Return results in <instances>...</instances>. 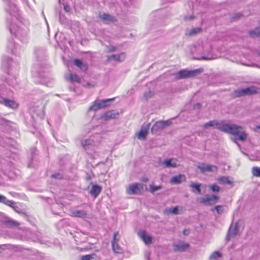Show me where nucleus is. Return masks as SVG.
<instances>
[{
  "label": "nucleus",
  "mask_w": 260,
  "mask_h": 260,
  "mask_svg": "<svg viewBox=\"0 0 260 260\" xmlns=\"http://www.w3.org/2000/svg\"><path fill=\"white\" fill-rule=\"evenodd\" d=\"M36 62L33 66L32 74L38 79V82L47 86L48 82V68L47 63V50L42 47L35 49Z\"/></svg>",
  "instance_id": "obj_1"
},
{
  "label": "nucleus",
  "mask_w": 260,
  "mask_h": 260,
  "mask_svg": "<svg viewBox=\"0 0 260 260\" xmlns=\"http://www.w3.org/2000/svg\"><path fill=\"white\" fill-rule=\"evenodd\" d=\"M209 127H213L217 129L236 136L235 140H240L241 142H244L247 138V134L245 132L244 128L240 125L226 123L223 122H219L217 120H212L208 122L204 125V128H207Z\"/></svg>",
  "instance_id": "obj_2"
},
{
  "label": "nucleus",
  "mask_w": 260,
  "mask_h": 260,
  "mask_svg": "<svg viewBox=\"0 0 260 260\" xmlns=\"http://www.w3.org/2000/svg\"><path fill=\"white\" fill-rule=\"evenodd\" d=\"M12 95V91L7 89L4 85H0V103L4 104L6 106L16 109L18 104L14 101L8 99L6 96H10Z\"/></svg>",
  "instance_id": "obj_3"
},
{
  "label": "nucleus",
  "mask_w": 260,
  "mask_h": 260,
  "mask_svg": "<svg viewBox=\"0 0 260 260\" xmlns=\"http://www.w3.org/2000/svg\"><path fill=\"white\" fill-rule=\"evenodd\" d=\"M258 93H260V88L255 86H250L238 89L235 91V95L237 97L250 95Z\"/></svg>",
  "instance_id": "obj_4"
},
{
  "label": "nucleus",
  "mask_w": 260,
  "mask_h": 260,
  "mask_svg": "<svg viewBox=\"0 0 260 260\" xmlns=\"http://www.w3.org/2000/svg\"><path fill=\"white\" fill-rule=\"evenodd\" d=\"M203 71V69L202 68L190 71L183 70L180 71L176 74V78L177 79H184L193 77L201 74Z\"/></svg>",
  "instance_id": "obj_5"
},
{
  "label": "nucleus",
  "mask_w": 260,
  "mask_h": 260,
  "mask_svg": "<svg viewBox=\"0 0 260 260\" xmlns=\"http://www.w3.org/2000/svg\"><path fill=\"white\" fill-rule=\"evenodd\" d=\"M146 189L145 185L136 183L129 185L126 192L128 194H141Z\"/></svg>",
  "instance_id": "obj_6"
},
{
  "label": "nucleus",
  "mask_w": 260,
  "mask_h": 260,
  "mask_svg": "<svg viewBox=\"0 0 260 260\" xmlns=\"http://www.w3.org/2000/svg\"><path fill=\"white\" fill-rule=\"evenodd\" d=\"M172 123L171 120L158 121L152 126L151 132L152 134H155L164 128L171 125Z\"/></svg>",
  "instance_id": "obj_7"
},
{
  "label": "nucleus",
  "mask_w": 260,
  "mask_h": 260,
  "mask_svg": "<svg viewBox=\"0 0 260 260\" xmlns=\"http://www.w3.org/2000/svg\"><path fill=\"white\" fill-rule=\"evenodd\" d=\"M9 30L12 34H14L18 37H23L24 38L27 36V31L26 30L21 29L17 25L13 23L11 24L9 26ZM24 41L25 40L24 39L23 41Z\"/></svg>",
  "instance_id": "obj_8"
},
{
  "label": "nucleus",
  "mask_w": 260,
  "mask_h": 260,
  "mask_svg": "<svg viewBox=\"0 0 260 260\" xmlns=\"http://www.w3.org/2000/svg\"><path fill=\"white\" fill-rule=\"evenodd\" d=\"M219 200V197L215 195H206L202 198L200 202L205 205H212L216 203Z\"/></svg>",
  "instance_id": "obj_9"
},
{
  "label": "nucleus",
  "mask_w": 260,
  "mask_h": 260,
  "mask_svg": "<svg viewBox=\"0 0 260 260\" xmlns=\"http://www.w3.org/2000/svg\"><path fill=\"white\" fill-rule=\"evenodd\" d=\"M31 117L34 121L37 120L38 118L43 119L44 116V112L43 107H37L31 110Z\"/></svg>",
  "instance_id": "obj_10"
},
{
  "label": "nucleus",
  "mask_w": 260,
  "mask_h": 260,
  "mask_svg": "<svg viewBox=\"0 0 260 260\" xmlns=\"http://www.w3.org/2000/svg\"><path fill=\"white\" fill-rule=\"evenodd\" d=\"M239 231L238 225L237 223L232 224L229 228L227 236L226 237V241L228 242L231 238L235 237L238 234Z\"/></svg>",
  "instance_id": "obj_11"
},
{
  "label": "nucleus",
  "mask_w": 260,
  "mask_h": 260,
  "mask_svg": "<svg viewBox=\"0 0 260 260\" xmlns=\"http://www.w3.org/2000/svg\"><path fill=\"white\" fill-rule=\"evenodd\" d=\"M198 168L202 173L206 172H213L217 171V167L215 166L209 165L202 163L198 166Z\"/></svg>",
  "instance_id": "obj_12"
},
{
  "label": "nucleus",
  "mask_w": 260,
  "mask_h": 260,
  "mask_svg": "<svg viewBox=\"0 0 260 260\" xmlns=\"http://www.w3.org/2000/svg\"><path fill=\"white\" fill-rule=\"evenodd\" d=\"M7 12L9 13L11 16H14V17H17L18 16V9L17 8L15 4L11 3L9 1H7Z\"/></svg>",
  "instance_id": "obj_13"
},
{
  "label": "nucleus",
  "mask_w": 260,
  "mask_h": 260,
  "mask_svg": "<svg viewBox=\"0 0 260 260\" xmlns=\"http://www.w3.org/2000/svg\"><path fill=\"white\" fill-rule=\"evenodd\" d=\"M149 126L150 123H148L146 125H143L141 127L140 132L136 134L138 139L141 140H144L146 139Z\"/></svg>",
  "instance_id": "obj_14"
},
{
  "label": "nucleus",
  "mask_w": 260,
  "mask_h": 260,
  "mask_svg": "<svg viewBox=\"0 0 260 260\" xmlns=\"http://www.w3.org/2000/svg\"><path fill=\"white\" fill-rule=\"evenodd\" d=\"M189 246L188 243L184 242H179L178 243H174L173 245V250L175 252L177 251H184L187 249Z\"/></svg>",
  "instance_id": "obj_15"
},
{
  "label": "nucleus",
  "mask_w": 260,
  "mask_h": 260,
  "mask_svg": "<svg viewBox=\"0 0 260 260\" xmlns=\"http://www.w3.org/2000/svg\"><path fill=\"white\" fill-rule=\"evenodd\" d=\"M118 235V233L116 232L113 236V239L112 242V248L113 250L116 253H120L121 249L118 244V239H117V236Z\"/></svg>",
  "instance_id": "obj_16"
},
{
  "label": "nucleus",
  "mask_w": 260,
  "mask_h": 260,
  "mask_svg": "<svg viewBox=\"0 0 260 260\" xmlns=\"http://www.w3.org/2000/svg\"><path fill=\"white\" fill-rule=\"evenodd\" d=\"M118 116V112L114 110H111L105 113L102 117L105 120H109L117 118Z\"/></svg>",
  "instance_id": "obj_17"
},
{
  "label": "nucleus",
  "mask_w": 260,
  "mask_h": 260,
  "mask_svg": "<svg viewBox=\"0 0 260 260\" xmlns=\"http://www.w3.org/2000/svg\"><path fill=\"white\" fill-rule=\"evenodd\" d=\"M125 56L124 53H121L119 54H113L112 55L108 56L107 59L108 60H114L118 62H121L124 60Z\"/></svg>",
  "instance_id": "obj_18"
},
{
  "label": "nucleus",
  "mask_w": 260,
  "mask_h": 260,
  "mask_svg": "<svg viewBox=\"0 0 260 260\" xmlns=\"http://www.w3.org/2000/svg\"><path fill=\"white\" fill-rule=\"evenodd\" d=\"M87 212L84 210H73L71 212V216L74 217L84 218L86 217Z\"/></svg>",
  "instance_id": "obj_19"
},
{
  "label": "nucleus",
  "mask_w": 260,
  "mask_h": 260,
  "mask_svg": "<svg viewBox=\"0 0 260 260\" xmlns=\"http://www.w3.org/2000/svg\"><path fill=\"white\" fill-rule=\"evenodd\" d=\"M185 176L184 175L180 174L176 176H174L171 179L170 182L172 184H180L182 182L185 180Z\"/></svg>",
  "instance_id": "obj_20"
},
{
  "label": "nucleus",
  "mask_w": 260,
  "mask_h": 260,
  "mask_svg": "<svg viewBox=\"0 0 260 260\" xmlns=\"http://www.w3.org/2000/svg\"><path fill=\"white\" fill-rule=\"evenodd\" d=\"M139 237L144 241L145 244H149L152 242V238L147 235L146 233L144 231H141L138 233Z\"/></svg>",
  "instance_id": "obj_21"
},
{
  "label": "nucleus",
  "mask_w": 260,
  "mask_h": 260,
  "mask_svg": "<svg viewBox=\"0 0 260 260\" xmlns=\"http://www.w3.org/2000/svg\"><path fill=\"white\" fill-rule=\"evenodd\" d=\"M102 188L98 185L94 184L91 187V189L90 190V193L93 196L94 198H96L98 196L101 192Z\"/></svg>",
  "instance_id": "obj_22"
},
{
  "label": "nucleus",
  "mask_w": 260,
  "mask_h": 260,
  "mask_svg": "<svg viewBox=\"0 0 260 260\" xmlns=\"http://www.w3.org/2000/svg\"><path fill=\"white\" fill-rule=\"evenodd\" d=\"M114 100V99H110L105 100L102 101H96L98 104V107L101 109L102 108H105L106 107L109 106L110 105V102Z\"/></svg>",
  "instance_id": "obj_23"
},
{
  "label": "nucleus",
  "mask_w": 260,
  "mask_h": 260,
  "mask_svg": "<svg viewBox=\"0 0 260 260\" xmlns=\"http://www.w3.org/2000/svg\"><path fill=\"white\" fill-rule=\"evenodd\" d=\"M177 160L175 159H167L164 161V164L167 168H175L177 167Z\"/></svg>",
  "instance_id": "obj_24"
},
{
  "label": "nucleus",
  "mask_w": 260,
  "mask_h": 260,
  "mask_svg": "<svg viewBox=\"0 0 260 260\" xmlns=\"http://www.w3.org/2000/svg\"><path fill=\"white\" fill-rule=\"evenodd\" d=\"M8 47L11 50V52L13 54H17L19 53L17 51V50H20L19 47L12 41L9 42Z\"/></svg>",
  "instance_id": "obj_25"
},
{
  "label": "nucleus",
  "mask_w": 260,
  "mask_h": 260,
  "mask_svg": "<svg viewBox=\"0 0 260 260\" xmlns=\"http://www.w3.org/2000/svg\"><path fill=\"white\" fill-rule=\"evenodd\" d=\"M100 18L104 21L106 22H114L115 19L114 17L108 14L104 13L100 15Z\"/></svg>",
  "instance_id": "obj_26"
},
{
  "label": "nucleus",
  "mask_w": 260,
  "mask_h": 260,
  "mask_svg": "<svg viewBox=\"0 0 260 260\" xmlns=\"http://www.w3.org/2000/svg\"><path fill=\"white\" fill-rule=\"evenodd\" d=\"M11 203H9L10 205L7 206L11 207L16 212L26 215L25 212L23 211V210L20 209L14 201H11Z\"/></svg>",
  "instance_id": "obj_27"
},
{
  "label": "nucleus",
  "mask_w": 260,
  "mask_h": 260,
  "mask_svg": "<svg viewBox=\"0 0 260 260\" xmlns=\"http://www.w3.org/2000/svg\"><path fill=\"white\" fill-rule=\"evenodd\" d=\"M74 63L75 65L79 67L84 72L86 71L88 69L87 66L85 64H84L82 61L79 59H74Z\"/></svg>",
  "instance_id": "obj_28"
},
{
  "label": "nucleus",
  "mask_w": 260,
  "mask_h": 260,
  "mask_svg": "<svg viewBox=\"0 0 260 260\" xmlns=\"http://www.w3.org/2000/svg\"><path fill=\"white\" fill-rule=\"evenodd\" d=\"M201 31V28L200 27L193 28L189 30H187L185 32V35L186 36H194Z\"/></svg>",
  "instance_id": "obj_29"
},
{
  "label": "nucleus",
  "mask_w": 260,
  "mask_h": 260,
  "mask_svg": "<svg viewBox=\"0 0 260 260\" xmlns=\"http://www.w3.org/2000/svg\"><path fill=\"white\" fill-rule=\"evenodd\" d=\"M4 223L6 226L8 228L16 227L19 225V223L18 222L10 219H6L4 221Z\"/></svg>",
  "instance_id": "obj_30"
},
{
  "label": "nucleus",
  "mask_w": 260,
  "mask_h": 260,
  "mask_svg": "<svg viewBox=\"0 0 260 260\" xmlns=\"http://www.w3.org/2000/svg\"><path fill=\"white\" fill-rule=\"evenodd\" d=\"M13 63V61L8 57H5L3 59V66L4 67H7L8 69L11 68Z\"/></svg>",
  "instance_id": "obj_31"
},
{
  "label": "nucleus",
  "mask_w": 260,
  "mask_h": 260,
  "mask_svg": "<svg viewBox=\"0 0 260 260\" xmlns=\"http://www.w3.org/2000/svg\"><path fill=\"white\" fill-rule=\"evenodd\" d=\"M68 79L70 80L71 82H76L78 83H80L81 80L79 76L76 74H70L69 77H68Z\"/></svg>",
  "instance_id": "obj_32"
},
{
  "label": "nucleus",
  "mask_w": 260,
  "mask_h": 260,
  "mask_svg": "<svg viewBox=\"0 0 260 260\" xmlns=\"http://www.w3.org/2000/svg\"><path fill=\"white\" fill-rule=\"evenodd\" d=\"M189 186L192 188V191H194V190H196L198 193L201 194V189L200 188L201 184H196L193 182H191L190 184H189Z\"/></svg>",
  "instance_id": "obj_33"
},
{
  "label": "nucleus",
  "mask_w": 260,
  "mask_h": 260,
  "mask_svg": "<svg viewBox=\"0 0 260 260\" xmlns=\"http://www.w3.org/2000/svg\"><path fill=\"white\" fill-rule=\"evenodd\" d=\"M218 181L222 184H232L233 182L228 177H221L218 178Z\"/></svg>",
  "instance_id": "obj_34"
},
{
  "label": "nucleus",
  "mask_w": 260,
  "mask_h": 260,
  "mask_svg": "<svg viewBox=\"0 0 260 260\" xmlns=\"http://www.w3.org/2000/svg\"><path fill=\"white\" fill-rule=\"evenodd\" d=\"M211 210L212 211L215 210L218 214H221L224 212V208L223 206L221 205L216 206L214 208H212Z\"/></svg>",
  "instance_id": "obj_35"
},
{
  "label": "nucleus",
  "mask_w": 260,
  "mask_h": 260,
  "mask_svg": "<svg viewBox=\"0 0 260 260\" xmlns=\"http://www.w3.org/2000/svg\"><path fill=\"white\" fill-rule=\"evenodd\" d=\"M222 256V254L217 251L213 252L211 255L210 256L209 259L210 260H216L217 258L219 257H221Z\"/></svg>",
  "instance_id": "obj_36"
},
{
  "label": "nucleus",
  "mask_w": 260,
  "mask_h": 260,
  "mask_svg": "<svg viewBox=\"0 0 260 260\" xmlns=\"http://www.w3.org/2000/svg\"><path fill=\"white\" fill-rule=\"evenodd\" d=\"M249 34L252 37L260 36V29L257 28L254 30H250L249 32Z\"/></svg>",
  "instance_id": "obj_37"
},
{
  "label": "nucleus",
  "mask_w": 260,
  "mask_h": 260,
  "mask_svg": "<svg viewBox=\"0 0 260 260\" xmlns=\"http://www.w3.org/2000/svg\"><path fill=\"white\" fill-rule=\"evenodd\" d=\"M0 203L7 206L10 205L9 203H12L11 200H8L5 196L1 194H0Z\"/></svg>",
  "instance_id": "obj_38"
},
{
  "label": "nucleus",
  "mask_w": 260,
  "mask_h": 260,
  "mask_svg": "<svg viewBox=\"0 0 260 260\" xmlns=\"http://www.w3.org/2000/svg\"><path fill=\"white\" fill-rule=\"evenodd\" d=\"M167 213L170 214H173L175 215H177L179 214V207L176 206L173 208H170L167 210Z\"/></svg>",
  "instance_id": "obj_39"
},
{
  "label": "nucleus",
  "mask_w": 260,
  "mask_h": 260,
  "mask_svg": "<svg viewBox=\"0 0 260 260\" xmlns=\"http://www.w3.org/2000/svg\"><path fill=\"white\" fill-rule=\"evenodd\" d=\"M252 174L255 177H260V168L254 167L252 168Z\"/></svg>",
  "instance_id": "obj_40"
},
{
  "label": "nucleus",
  "mask_w": 260,
  "mask_h": 260,
  "mask_svg": "<svg viewBox=\"0 0 260 260\" xmlns=\"http://www.w3.org/2000/svg\"><path fill=\"white\" fill-rule=\"evenodd\" d=\"M162 188L161 185L154 186L153 185H150L149 191L151 193H154L155 191L160 190Z\"/></svg>",
  "instance_id": "obj_41"
},
{
  "label": "nucleus",
  "mask_w": 260,
  "mask_h": 260,
  "mask_svg": "<svg viewBox=\"0 0 260 260\" xmlns=\"http://www.w3.org/2000/svg\"><path fill=\"white\" fill-rule=\"evenodd\" d=\"M197 59L199 60H211L214 59V58L212 57V54H209L207 56L203 55L200 58H197Z\"/></svg>",
  "instance_id": "obj_42"
},
{
  "label": "nucleus",
  "mask_w": 260,
  "mask_h": 260,
  "mask_svg": "<svg viewBox=\"0 0 260 260\" xmlns=\"http://www.w3.org/2000/svg\"><path fill=\"white\" fill-rule=\"evenodd\" d=\"M99 109H100L98 107L97 102L95 101L93 103V104L89 108L88 111H95Z\"/></svg>",
  "instance_id": "obj_43"
},
{
  "label": "nucleus",
  "mask_w": 260,
  "mask_h": 260,
  "mask_svg": "<svg viewBox=\"0 0 260 260\" xmlns=\"http://www.w3.org/2000/svg\"><path fill=\"white\" fill-rule=\"evenodd\" d=\"M153 95V93L151 91H148L147 92H145L144 93V98L147 100L152 98Z\"/></svg>",
  "instance_id": "obj_44"
},
{
  "label": "nucleus",
  "mask_w": 260,
  "mask_h": 260,
  "mask_svg": "<svg viewBox=\"0 0 260 260\" xmlns=\"http://www.w3.org/2000/svg\"><path fill=\"white\" fill-rule=\"evenodd\" d=\"M62 174L60 173H55L51 175V177L57 180H60L62 178Z\"/></svg>",
  "instance_id": "obj_45"
},
{
  "label": "nucleus",
  "mask_w": 260,
  "mask_h": 260,
  "mask_svg": "<svg viewBox=\"0 0 260 260\" xmlns=\"http://www.w3.org/2000/svg\"><path fill=\"white\" fill-rule=\"evenodd\" d=\"M210 189L213 192H218L219 191L220 187L216 184H213L210 186Z\"/></svg>",
  "instance_id": "obj_46"
},
{
  "label": "nucleus",
  "mask_w": 260,
  "mask_h": 260,
  "mask_svg": "<svg viewBox=\"0 0 260 260\" xmlns=\"http://www.w3.org/2000/svg\"><path fill=\"white\" fill-rule=\"evenodd\" d=\"M92 144V141L90 140H85L82 142L83 147L89 146Z\"/></svg>",
  "instance_id": "obj_47"
},
{
  "label": "nucleus",
  "mask_w": 260,
  "mask_h": 260,
  "mask_svg": "<svg viewBox=\"0 0 260 260\" xmlns=\"http://www.w3.org/2000/svg\"><path fill=\"white\" fill-rule=\"evenodd\" d=\"M4 142L6 143V146L12 145L13 140L9 138H6L5 139Z\"/></svg>",
  "instance_id": "obj_48"
},
{
  "label": "nucleus",
  "mask_w": 260,
  "mask_h": 260,
  "mask_svg": "<svg viewBox=\"0 0 260 260\" xmlns=\"http://www.w3.org/2000/svg\"><path fill=\"white\" fill-rule=\"evenodd\" d=\"M92 258V256L90 254L85 255L83 256L81 258V260H91Z\"/></svg>",
  "instance_id": "obj_49"
},
{
  "label": "nucleus",
  "mask_w": 260,
  "mask_h": 260,
  "mask_svg": "<svg viewBox=\"0 0 260 260\" xmlns=\"http://www.w3.org/2000/svg\"><path fill=\"white\" fill-rule=\"evenodd\" d=\"M116 50V47H114V46H109L108 47V52H114V51H115Z\"/></svg>",
  "instance_id": "obj_50"
},
{
  "label": "nucleus",
  "mask_w": 260,
  "mask_h": 260,
  "mask_svg": "<svg viewBox=\"0 0 260 260\" xmlns=\"http://www.w3.org/2000/svg\"><path fill=\"white\" fill-rule=\"evenodd\" d=\"M8 83L12 86H14L16 85V79H14L13 80L11 81H7Z\"/></svg>",
  "instance_id": "obj_51"
},
{
  "label": "nucleus",
  "mask_w": 260,
  "mask_h": 260,
  "mask_svg": "<svg viewBox=\"0 0 260 260\" xmlns=\"http://www.w3.org/2000/svg\"><path fill=\"white\" fill-rule=\"evenodd\" d=\"M64 10L66 11V12H70L71 9H70V7L68 5H64Z\"/></svg>",
  "instance_id": "obj_52"
},
{
  "label": "nucleus",
  "mask_w": 260,
  "mask_h": 260,
  "mask_svg": "<svg viewBox=\"0 0 260 260\" xmlns=\"http://www.w3.org/2000/svg\"><path fill=\"white\" fill-rule=\"evenodd\" d=\"M6 122V120L0 116V124H4Z\"/></svg>",
  "instance_id": "obj_53"
},
{
  "label": "nucleus",
  "mask_w": 260,
  "mask_h": 260,
  "mask_svg": "<svg viewBox=\"0 0 260 260\" xmlns=\"http://www.w3.org/2000/svg\"><path fill=\"white\" fill-rule=\"evenodd\" d=\"M141 180L144 182H147L148 181V179L146 177H142Z\"/></svg>",
  "instance_id": "obj_54"
},
{
  "label": "nucleus",
  "mask_w": 260,
  "mask_h": 260,
  "mask_svg": "<svg viewBox=\"0 0 260 260\" xmlns=\"http://www.w3.org/2000/svg\"><path fill=\"white\" fill-rule=\"evenodd\" d=\"M91 176L89 174H87L86 180H89L90 179H91Z\"/></svg>",
  "instance_id": "obj_55"
},
{
  "label": "nucleus",
  "mask_w": 260,
  "mask_h": 260,
  "mask_svg": "<svg viewBox=\"0 0 260 260\" xmlns=\"http://www.w3.org/2000/svg\"><path fill=\"white\" fill-rule=\"evenodd\" d=\"M193 17H193V16H190V17H185V19L186 20H192V19L193 18Z\"/></svg>",
  "instance_id": "obj_56"
},
{
  "label": "nucleus",
  "mask_w": 260,
  "mask_h": 260,
  "mask_svg": "<svg viewBox=\"0 0 260 260\" xmlns=\"http://www.w3.org/2000/svg\"><path fill=\"white\" fill-rule=\"evenodd\" d=\"M200 107H201V105H200V104L198 103V104H196L194 105V108H200Z\"/></svg>",
  "instance_id": "obj_57"
},
{
  "label": "nucleus",
  "mask_w": 260,
  "mask_h": 260,
  "mask_svg": "<svg viewBox=\"0 0 260 260\" xmlns=\"http://www.w3.org/2000/svg\"><path fill=\"white\" fill-rule=\"evenodd\" d=\"M86 85H87V86H88L89 87H94V86H93V85L91 84H90V83H87L86 84Z\"/></svg>",
  "instance_id": "obj_58"
},
{
  "label": "nucleus",
  "mask_w": 260,
  "mask_h": 260,
  "mask_svg": "<svg viewBox=\"0 0 260 260\" xmlns=\"http://www.w3.org/2000/svg\"><path fill=\"white\" fill-rule=\"evenodd\" d=\"M22 2L25 3L28 6H29L27 0H21Z\"/></svg>",
  "instance_id": "obj_59"
},
{
  "label": "nucleus",
  "mask_w": 260,
  "mask_h": 260,
  "mask_svg": "<svg viewBox=\"0 0 260 260\" xmlns=\"http://www.w3.org/2000/svg\"><path fill=\"white\" fill-rule=\"evenodd\" d=\"M45 20L47 26L48 31H49V25L48 24V22H47V19H46V18H45Z\"/></svg>",
  "instance_id": "obj_60"
},
{
  "label": "nucleus",
  "mask_w": 260,
  "mask_h": 260,
  "mask_svg": "<svg viewBox=\"0 0 260 260\" xmlns=\"http://www.w3.org/2000/svg\"><path fill=\"white\" fill-rule=\"evenodd\" d=\"M1 246H2V248H0V251H1V252L2 251V250H3L4 249V248H3V247H5V246H5V245H2Z\"/></svg>",
  "instance_id": "obj_61"
},
{
  "label": "nucleus",
  "mask_w": 260,
  "mask_h": 260,
  "mask_svg": "<svg viewBox=\"0 0 260 260\" xmlns=\"http://www.w3.org/2000/svg\"><path fill=\"white\" fill-rule=\"evenodd\" d=\"M187 232V231L186 230H184V231H183V234H184V235H187V233H186V232Z\"/></svg>",
  "instance_id": "obj_62"
},
{
  "label": "nucleus",
  "mask_w": 260,
  "mask_h": 260,
  "mask_svg": "<svg viewBox=\"0 0 260 260\" xmlns=\"http://www.w3.org/2000/svg\"><path fill=\"white\" fill-rule=\"evenodd\" d=\"M1 145H3V146H5V144H3L2 142H1Z\"/></svg>",
  "instance_id": "obj_63"
},
{
  "label": "nucleus",
  "mask_w": 260,
  "mask_h": 260,
  "mask_svg": "<svg viewBox=\"0 0 260 260\" xmlns=\"http://www.w3.org/2000/svg\"><path fill=\"white\" fill-rule=\"evenodd\" d=\"M256 128L260 129V125H258L256 126Z\"/></svg>",
  "instance_id": "obj_64"
}]
</instances>
